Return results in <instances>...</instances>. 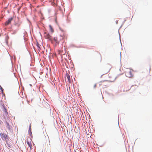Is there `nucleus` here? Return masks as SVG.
I'll return each mask as SVG.
<instances>
[{
	"instance_id": "1",
	"label": "nucleus",
	"mask_w": 152,
	"mask_h": 152,
	"mask_svg": "<svg viewBox=\"0 0 152 152\" xmlns=\"http://www.w3.org/2000/svg\"><path fill=\"white\" fill-rule=\"evenodd\" d=\"M65 34H63L62 36L60 35L58 37H54V40L56 42V45H57L59 44V42L61 40L64 39V37H65Z\"/></svg>"
},
{
	"instance_id": "2",
	"label": "nucleus",
	"mask_w": 152,
	"mask_h": 152,
	"mask_svg": "<svg viewBox=\"0 0 152 152\" xmlns=\"http://www.w3.org/2000/svg\"><path fill=\"white\" fill-rule=\"evenodd\" d=\"M112 66L110 64H107L105 65L104 69L103 70L105 71V73H107L110 71Z\"/></svg>"
},
{
	"instance_id": "3",
	"label": "nucleus",
	"mask_w": 152,
	"mask_h": 152,
	"mask_svg": "<svg viewBox=\"0 0 152 152\" xmlns=\"http://www.w3.org/2000/svg\"><path fill=\"white\" fill-rule=\"evenodd\" d=\"M0 136L1 138L3 140L6 141L7 142V140H8V137L7 134H4V133H1ZM7 144H8V143L7 142Z\"/></svg>"
},
{
	"instance_id": "4",
	"label": "nucleus",
	"mask_w": 152,
	"mask_h": 152,
	"mask_svg": "<svg viewBox=\"0 0 152 152\" xmlns=\"http://www.w3.org/2000/svg\"><path fill=\"white\" fill-rule=\"evenodd\" d=\"M126 76L129 77H131L133 76L132 71L131 70H129L125 72Z\"/></svg>"
},
{
	"instance_id": "5",
	"label": "nucleus",
	"mask_w": 152,
	"mask_h": 152,
	"mask_svg": "<svg viewBox=\"0 0 152 152\" xmlns=\"http://www.w3.org/2000/svg\"><path fill=\"white\" fill-rule=\"evenodd\" d=\"M13 19V17H11V18H9L8 19V20L7 22H6V23H5V25H6V26L7 25H9V24H10V23L11 21Z\"/></svg>"
},
{
	"instance_id": "6",
	"label": "nucleus",
	"mask_w": 152,
	"mask_h": 152,
	"mask_svg": "<svg viewBox=\"0 0 152 152\" xmlns=\"http://www.w3.org/2000/svg\"><path fill=\"white\" fill-rule=\"evenodd\" d=\"M26 142L28 146L30 147L31 149L32 147V145L31 140L29 141L28 140H27L26 141Z\"/></svg>"
},
{
	"instance_id": "7",
	"label": "nucleus",
	"mask_w": 152,
	"mask_h": 152,
	"mask_svg": "<svg viewBox=\"0 0 152 152\" xmlns=\"http://www.w3.org/2000/svg\"><path fill=\"white\" fill-rule=\"evenodd\" d=\"M45 37L47 39H48L50 40H51V37L48 34L45 33Z\"/></svg>"
},
{
	"instance_id": "8",
	"label": "nucleus",
	"mask_w": 152,
	"mask_h": 152,
	"mask_svg": "<svg viewBox=\"0 0 152 152\" xmlns=\"http://www.w3.org/2000/svg\"><path fill=\"white\" fill-rule=\"evenodd\" d=\"M23 98H21L20 99L19 102L20 105H22L23 104Z\"/></svg>"
},
{
	"instance_id": "9",
	"label": "nucleus",
	"mask_w": 152,
	"mask_h": 152,
	"mask_svg": "<svg viewBox=\"0 0 152 152\" xmlns=\"http://www.w3.org/2000/svg\"><path fill=\"white\" fill-rule=\"evenodd\" d=\"M66 76L69 82V83H71V80L70 75H69V74L67 73L66 74Z\"/></svg>"
},
{
	"instance_id": "10",
	"label": "nucleus",
	"mask_w": 152,
	"mask_h": 152,
	"mask_svg": "<svg viewBox=\"0 0 152 152\" xmlns=\"http://www.w3.org/2000/svg\"><path fill=\"white\" fill-rule=\"evenodd\" d=\"M49 27H50V30L52 32H53V28H52V27H51V26L50 25V26H49Z\"/></svg>"
},
{
	"instance_id": "11",
	"label": "nucleus",
	"mask_w": 152,
	"mask_h": 152,
	"mask_svg": "<svg viewBox=\"0 0 152 152\" xmlns=\"http://www.w3.org/2000/svg\"><path fill=\"white\" fill-rule=\"evenodd\" d=\"M31 130V128H29V132H30V134H30L32 135V134Z\"/></svg>"
},
{
	"instance_id": "12",
	"label": "nucleus",
	"mask_w": 152,
	"mask_h": 152,
	"mask_svg": "<svg viewBox=\"0 0 152 152\" xmlns=\"http://www.w3.org/2000/svg\"><path fill=\"white\" fill-rule=\"evenodd\" d=\"M16 25L18 27L20 26V24L19 23H16Z\"/></svg>"
},
{
	"instance_id": "13",
	"label": "nucleus",
	"mask_w": 152,
	"mask_h": 152,
	"mask_svg": "<svg viewBox=\"0 0 152 152\" xmlns=\"http://www.w3.org/2000/svg\"><path fill=\"white\" fill-rule=\"evenodd\" d=\"M0 88L1 90L2 91H3V88L1 87V85H0Z\"/></svg>"
},
{
	"instance_id": "14",
	"label": "nucleus",
	"mask_w": 152,
	"mask_h": 152,
	"mask_svg": "<svg viewBox=\"0 0 152 152\" xmlns=\"http://www.w3.org/2000/svg\"><path fill=\"white\" fill-rule=\"evenodd\" d=\"M50 0V1H51L52 2H53L54 3H55V0Z\"/></svg>"
},
{
	"instance_id": "15",
	"label": "nucleus",
	"mask_w": 152,
	"mask_h": 152,
	"mask_svg": "<svg viewBox=\"0 0 152 152\" xmlns=\"http://www.w3.org/2000/svg\"><path fill=\"white\" fill-rule=\"evenodd\" d=\"M7 126H8V128L9 129H10L9 125V124H8V123H7Z\"/></svg>"
},
{
	"instance_id": "16",
	"label": "nucleus",
	"mask_w": 152,
	"mask_h": 152,
	"mask_svg": "<svg viewBox=\"0 0 152 152\" xmlns=\"http://www.w3.org/2000/svg\"><path fill=\"white\" fill-rule=\"evenodd\" d=\"M96 84H95L94 85V88H95L96 87Z\"/></svg>"
},
{
	"instance_id": "17",
	"label": "nucleus",
	"mask_w": 152,
	"mask_h": 152,
	"mask_svg": "<svg viewBox=\"0 0 152 152\" xmlns=\"http://www.w3.org/2000/svg\"><path fill=\"white\" fill-rule=\"evenodd\" d=\"M29 128H31V124H30V125Z\"/></svg>"
},
{
	"instance_id": "18",
	"label": "nucleus",
	"mask_w": 152,
	"mask_h": 152,
	"mask_svg": "<svg viewBox=\"0 0 152 152\" xmlns=\"http://www.w3.org/2000/svg\"><path fill=\"white\" fill-rule=\"evenodd\" d=\"M49 144L50 145V140H49Z\"/></svg>"
}]
</instances>
